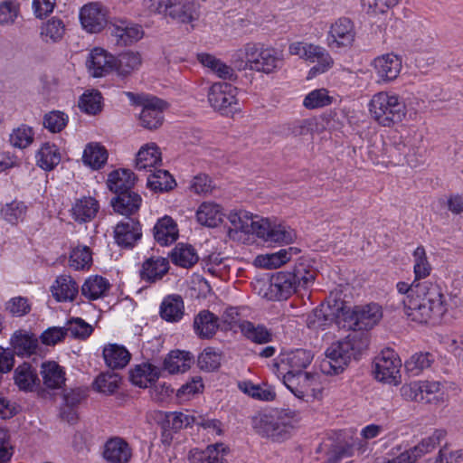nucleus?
Segmentation results:
<instances>
[{"mask_svg":"<svg viewBox=\"0 0 463 463\" xmlns=\"http://www.w3.org/2000/svg\"><path fill=\"white\" fill-rule=\"evenodd\" d=\"M53 298L59 302L73 300L78 292L77 282L69 275L58 276L51 288Z\"/></svg>","mask_w":463,"mask_h":463,"instance_id":"72a5a7b5","label":"nucleus"},{"mask_svg":"<svg viewBox=\"0 0 463 463\" xmlns=\"http://www.w3.org/2000/svg\"><path fill=\"white\" fill-rule=\"evenodd\" d=\"M79 108L89 115H96L102 109V96L98 90L83 93L79 100Z\"/></svg>","mask_w":463,"mask_h":463,"instance_id":"5fc2aeb1","label":"nucleus"},{"mask_svg":"<svg viewBox=\"0 0 463 463\" xmlns=\"http://www.w3.org/2000/svg\"><path fill=\"white\" fill-rule=\"evenodd\" d=\"M237 88L227 82L213 83L208 91L210 105L222 114H228L237 105Z\"/></svg>","mask_w":463,"mask_h":463,"instance_id":"9d476101","label":"nucleus"},{"mask_svg":"<svg viewBox=\"0 0 463 463\" xmlns=\"http://www.w3.org/2000/svg\"><path fill=\"white\" fill-rule=\"evenodd\" d=\"M159 315L166 322H179L184 315V304L182 297L179 295L166 296L160 305Z\"/></svg>","mask_w":463,"mask_h":463,"instance_id":"7c9ffc66","label":"nucleus"},{"mask_svg":"<svg viewBox=\"0 0 463 463\" xmlns=\"http://www.w3.org/2000/svg\"><path fill=\"white\" fill-rule=\"evenodd\" d=\"M414 266L413 272L415 280L420 281L421 279H425L430 276L431 272V265L428 260L426 250L423 246H419L413 251Z\"/></svg>","mask_w":463,"mask_h":463,"instance_id":"603ef678","label":"nucleus"},{"mask_svg":"<svg viewBox=\"0 0 463 463\" xmlns=\"http://www.w3.org/2000/svg\"><path fill=\"white\" fill-rule=\"evenodd\" d=\"M172 260L175 265L188 269L198 261V256L191 245L178 244L172 252Z\"/></svg>","mask_w":463,"mask_h":463,"instance_id":"8fccbe9b","label":"nucleus"},{"mask_svg":"<svg viewBox=\"0 0 463 463\" xmlns=\"http://www.w3.org/2000/svg\"><path fill=\"white\" fill-rule=\"evenodd\" d=\"M41 374L43 384L49 389H59L65 383V373L54 361L43 363Z\"/></svg>","mask_w":463,"mask_h":463,"instance_id":"ea45409f","label":"nucleus"},{"mask_svg":"<svg viewBox=\"0 0 463 463\" xmlns=\"http://www.w3.org/2000/svg\"><path fill=\"white\" fill-rule=\"evenodd\" d=\"M239 389L253 399L264 402H271L276 397L274 389L267 384H254L250 381H243L238 383Z\"/></svg>","mask_w":463,"mask_h":463,"instance_id":"49530a36","label":"nucleus"},{"mask_svg":"<svg viewBox=\"0 0 463 463\" xmlns=\"http://www.w3.org/2000/svg\"><path fill=\"white\" fill-rule=\"evenodd\" d=\"M355 38L353 22L346 17L337 19L330 27L327 44L331 48L349 47Z\"/></svg>","mask_w":463,"mask_h":463,"instance_id":"dca6fc26","label":"nucleus"},{"mask_svg":"<svg viewBox=\"0 0 463 463\" xmlns=\"http://www.w3.org/2000/svg\"><path fill=\"white\" fill-rule=\"evenodd\" d=\"M165 105L164 100L156 97L145 100L139 115L141 126L150 130L158 128L164 122Z\"/></svg>","mask_w":463,"mask_h":463,"instance_id":"f3484780","label":"nucleus"},{"mask_svg":"<svg viewBox=\"0 0 463 463\" xmlns=\"http://www.w3.org/2000/svg\"><path fill=\"white\" fill-rule=\"evenodd\" d=\"M304 59L317 62V65L309 70L307 79L327 71L334 64V60L329 52L324 47L313 43L307 44V54Z\"/></svg>","mask_w":463,"mask_h":463,"instance_id":"a211bd4d","label":"nucleus"},{"mask_svg":"<svg viewBox=\"0 0 463 463\" xmlns=\"http://www.w3.org/2000/svg\"><path fill=\"white\" fill-rule=\"evenodd\" d=\"M92 264V252L88 246H77L70 254V266L74 269H89Z\"/></svg>","mask_w":463,"mask_h":463,"instance_id":"bf43d9fd","label":"nucleus"},{"mask_svg":"<svg viewBox=\"0 0 463 463\" xmlns=\"http://www.w3.org/2000/svg\"><path fill=\"white\" fill-rule=\"evenodd\" d=\"M336 322L339 326L353 333H366L373 328L383 317L381 306L370 303L354 307H343L337 309Z\"/></svg>","mask_w":463,"mask_h":463,"instance_id":"423d86ee","label":"nucleus"},{"mask_svg":"<svg viewBox=\"0 0 463 463\" xmlns=\"http://www.w3.org/2000/svg\"><path fill=\"white\" fill-rule=\"evenodd\" d=\"M329 306L321 305L315 308L307 317V325L311 329H325L332 321L331 314L327 313Z\"/></svg>","mask_w":463,"mask_h":463,"instance_id":"e2e57ef3","label":"nucleus"},{"mask_svg":"<svg viewBox=\"0 0 463 463\" xmlns=\"http://www.w3.org/2000/svg\"><path fill=\"white\" fill-rule=\"evenodd\" d=\"M136 182V176L128 169H118L112 171L107 180L108 188L116 195L132 190Z\"/></svg>","mask_w":463,"mask_h":463,"instance_id":"f704fd0d","label":"nucleus"},{"mask_svg":"<svg viewBox=\"0 0 463 463\" xmlns=\"http://www.w3.org/2000/svg\"><path fill=\"white\" fill-rule=\"evenodd\" d=\"M169 269L167 259L163 257H150L146 259L139 270L140 279L153 283L161 279Z\"/></svg>","mask_w":463,"mask_h":463,"instance_id":"a878e982","label":"nucleus"},{"mask_svg":"<svg viewBox=\"0 0 463 463\" xmlns=\"http://www.w3.org/2000/svg\"><path fill=\"white\" fill-rule=\"evenodd\" d=\"M26 212L27 206L24 203L14 200L2 207L1 215L7 222L11 224H17L24 219Z\"/></svg>","mask_w":463,"mask_h":463,"instance_id":"3c124183","label":"nucleus"},{"mask_svg":"<svg viewBox=\"0 0 463 463\" xmlns=\"http://www.w3.org/2000/svg\"><path fill=\"white\" fill-rule=\"evenodd\" d=\"M14 381L23 392H33L40 385L36 370L28 363H24L14 369Z\"/></svg>","mask_w":463,"mask_h":463,"instance_id":"c756f323","label":"nucleus"},{"mask_svg":"<svg viewBox=\"0 0 463 463\" xmlns=\"http://www.w3.org/2000/svg\"><path fill=\"white\" fill-rule=\"evenodd\" d=\"M141 203V196L134 192L133 189L120 193L111 200L114 211L119 214L126 215V217L136 213L139 210Z\"/></svg>","mask_w":463,"mask_h":463,"instance_id":"bb28decb","label":"nucleus"},{"mask_svg":"<svg viewBox=\"0 0 463 463\" xmlns=\"http://www.w3.org/2000/svg\"><path fill=\"white\" fill-rule=\"evenodd\" d=\"M319 375L310 373H299L284 376L283 383L299 399H319L322 396Z\"/></svg>","mask_w":463,"mask_h":463,"instance_id":"6e6552de","label":"nucleus"},{"mask_svg":"<svg viewBox=\"0 0 463 463\" xmlns=\"http://www.w3.org/2000/svg\"><path fill=\"white\" fill-rule=\"evenodd\" d=\"M113 233L119 247L132 249L142 238V226L137 218L125 217L116 224Z\"/></svg>","mask_w":463,"mask_h":463,"instance_id":"ddd939ff","label":"nucleus"},{"mask_svg":"<svg viewBox=\"0 0 463 463\" xmlns=\"http://www.w3.org/2000/svg\"><path fill=\"white\" fill-rule=\"evenodd\" d=\"M109 29L116 44L120 47L131 45L144 36L141 25L127 20H115L110 23Z\"/></svg>","mask_w":463,"mask_h":463,"instance_id":"2eb2a0df","label":"nucleus"},{"mask_svg":"<svg viewBox=\"0 0 463 463\" xmlns=\"http://www.w3.org/2000/svg\"><path fill=\"white\" fill-rule=\"evenodd\" d=\"M107 366L111 369H122L128 365L131 355L127 348L118 344H109L102 351Z\"/></svg>","mask_w":463,"mask_h":463,"instance_id":"c9c22d12","label":"nucleus"},{"mask_svg":"<svg viewBox=\"0 0 463 463\" xmlns=\"http://www.w3.org/2000/svg\"><path fill=\"white\" fill-rule=\"evenodd\" d=\"M221 355L212 347L205 348L198 356V366L206 372H212L219 368Z\"/></svg>","mask_w":463,"mask_h":463,"instance_id":"774afa93","label":"nucleus"},{"mask_svg":"<svg viewBox=\"0 0 463 463\" xmlns=\"http://www.w3.org/2000/svg\"><path fill=\"white\" fill-rule=\"evenodd\" d=\"M193 360L189 352L171 351L164 360V369L172 374L184 373L191 367Z\"/></svg>","mask_w":463,"mask_h":463,"instance_id":"58836bf2","label":"nucleus"},{"mask_svg":"<svg viewBox=\"0 0 463 463\" xmlns=\"http://www.w3.org/2000/svg\"><path fill=\"white\" fill-rule=\"evenodd\" d=\"M87 67L93 77H103L115 69V58L101 48H94L87 60Z\"/></svg>","mask_w":463,"mask_h":463,"instance_id":"6ab92c4d","label":"nucleus"},{"mask_svg":"<svg viewBox=\"0 0 463 463\" xmlns=\"http://www.w3.org/2000/svg\"><path fill=\"white\" fill-rule=\"evenodd\" d=\"M195 218L199 224L208 228H215L223 222V209L215 202L205 201L198 206Z\"/></svg>","mask_w":463,"mask_h":463,"instance_id":"412c9836","label":"nucleus"},{"mask_svg":"<svg viewBox=\"0 0 463 463\" xmlns=\"http://www.w3.org/2000/svg\"><path fill=\"white\" fill-rule=\"evenodd\" d=\"M64 328L67 335L76 339H87L93 332V327L80 317H72L67 321Z\"/></svg>","mask_w":463,"mask_h":463,"instance_id":"0e129e2a","label":"nucleus"},{"mask_svg":"<svg viewBox=\"0 0 463 463\" xmlns=\"http://www.w3.org/2000/svg\"><path fill=\"white\" fill-rule=\"evenodd\" d=\"M99 210L98 200L91 196L76 199L70 210L72 219L80 223L93 220Z\"/></svg>","mask_w":463,"mask_h":463,"instance_id":"b1692460","label":"nucleus"},{"mask_svg":"<svg viewBox=\"0 0 463 463\" xmlns=\"http://www.w3.org/2000/svg\"><path fill=\"white\" fill-rule=\"evenodd\" d=\"M434 357L430 353H417L405 362L406 370L412 375H418L431 366Z\"/></svg>","mask_w":463,"mask_h":463,"instance_id":"052dcab7","label":"nucleus"},{"mask_svg":"<svg viewBox=\"0 0 463 463\" xmlns=\"http://www.w3.org/2000/svg\"><path fill=\"white\" fill-rule=\"evenodd\" d=\"M228 448L222 443H215L206 447L204 450L191 449L188 454L190 463H228L225 456Z\"/></svg>","mask_w":463,"mask_h":463,"instance_id":"aec40b11","label":"nucleus"},{"mask_svg":"<svg viewBox=\"0 0 463 463\" xmlns=\"http://www.w3.org/2000/svg\"><path fill=\"white\" fill-rule=\"evenodd\" d=\"M156 419L161 429L171 430L175 433L194 422L193 416L180 411H157Z\"/></svg>","mask_w":463,"mask_h":463,"instance_id":"c85d7f7f","label":"nucleus"},{"mask_svg":"<svg viewBox=\"0 0 463 463\" xmlns=\"http://www.w3.org/2000/svg\"><path fill=\"white\" fill-rule=\"evenodd\" d=\"M354 455V444L349 441H339L331 446L326 453L324 463H339L343 458Z\"/></svg>","mask_w":463,"mask_h":463,"instance_id":"4d7b16f0","label":"nucleus"},{"mask_svg":"<svg viewBox=\"0 0 463 463\" xmlns=\"http://www.w3.org/2000/svg\"><path fill=\"white\" fill-rule=\"evenodd\" d=\"M65 33V25L61 19L52 18L41 29V36L46 43H56L61 40Z\"/></svg>","mask_w":463,"mask_h":463,"instance_id":"864d4df0","label":"nucleus"},{"mask_svg":"<svg viewBox=\"0 0 463 463\" xmlns=\"http://www.w3.org/2000/svg\"><path fill=\"white\" fill-rule=\"evenodd\" d=\"M312 360L313 354L305 349L281 354L273 364V372L284 380V376L303 373Z\"/></svg>","mask_w":463,"mask_h":463,"instance_id":"0eeeda50","label":"nucleus"},{"mask_svg":"<svg viewBox=\"0 0 463 463\" xmlns=\"http://www.w3.org/2000/svg\"><path fill=\"white\" fill-rule=\"evenodd\" d=\"M416 293L404 313L408 319L418 324H439L449 307L441 286L436 282L422 281Z\"/></svg>","mask_w":463,"mask_h":463,"instance_id":"f257e3e1","label":"nucleus"},{"mask_svg":"<svg viewBox=\"0 0 463 463\" xmlns=\"http://www.w3.org/2000/svg\"><path fill=\"white\" fill-rule=\"evenodd\" d=\"M293 229L284 223H272L269 232L267 242L291 243L296 239Z\"/></svg>","mask_w":463,"mask_h":463,"instance_id":"6e6d98bb","label":"nucleus"},{"mask_svg":"<svg viewBox=\"0 0 463 463\" xmlns=\"http://www.w3.org/2000/svg\"><path fill=\"white\" fill-rule=\"evenodd\" d=\"M109 281L101 276L90 277L81 287V294L90 300H96L106 295L109 289Z\"/></svg>","mask_w":463,"mask_h":463,"instance_id":"c03bdc74","label":"nucleus"},{"mask_svg":"<svg viewBox=\"0 0 463 463\" xmlns=\"http://www.w3.org/2000/svg\"><path fill=\"white\" fill-rule=\"evenodd\" d=\"M119 383V376L114 373L100 374L96 378L94 382L96 389L99 392L106 394L114 393L118 389Z\"/></svg>","mask_w":463,"mask_h":463,"instance_id":"338daca9","label":"nucleus"},{"mask_svg":"<svg viewBox=\"0 0 463 463\" xmlns=\"http://www.w3.org/2000/svg\"><path fill=\"white\" fill-rule=\"evenodd\" d=\"M372 118L380 126L392 128L407 115L403 99L392 91H379L373 95L368 104Z\"/></svg>","mask_w":463,"mask_h":463,"instance_id":"39448f33","label":"nucleus"},{"mask_svg":"<svg viewBox=\"0 0 463 463\" xmlns=\"http://www.w3.org/2000/svg\"><path fill=\"white\" fill-rule=\"evenodd\" d=\"M153 235L158 244L168 246L178 239L177 223L171 216L165 215L156 222L153 228Z\"/></svg>","mask_w":463,"mask_h":463,"instance_id":"5701e85b","label":"nucleus"},{"mask_svg":"<svg viewBox=\"0 0 463 463\" xmlns=\"http://www.w3.org/2000/svg\"><path fill=\"white\" fill-rule=\"evenodd\" d=\"M239 70H250L264 74L278 72L284 65L281 51L260 43H248L232 54Z\"/></svg>","mask_w":463,"mask_h":463,"instance_id":"7ed1b4c3","label":"nucleus"},{"mask_svg":"<svg viewBox=\"0 0 463 463\" xmlns=\"http://www.w3.org/2000/svg\"><path fill=\"white\" fill-rule=\"evenodd\" d=\"M371 65L376 73L379 82L390 83L400 75L402 61L399 55L391 52L377 56L373 60Z\"/></svg>","mask_w":463,"mask_h":463,"instance_id":"4468645a","label":"nucleus"},{"mask_svg":"<svg viewBox=\"0 0 463 463\" xmlns=\"http://www.w3.org/2000/svg\"><path fill=\"white\" fill-rule=\"evenodd\" d=\"M160 375V369L149 363H143L136 365L130 372V380L133 384L147 388L150 384L154 383Z\"/></svg>","mask_w":463,"mask_h":463,"instance_id":"4c0bfd02","label":"nucleus"},{"mask_svg":"<svg viewBox=\"0 0 463 463\" xmlns=\"http://www.w3.org/2000/svg\"><path fill=\"white\" fill-rule=\"evenodd\" d=\"M334 98L326 89H317L310 91L304 99L303 105L308 109L323 108L333 103Z\"/></svg>","mask_w":463,"mask_h":463,"instance_id":"680f3d73","label":"nucleus"},{"mask_svg":"<svg viewBox=\"0 0 463 463\" xmlns=\"http://www.w3.org/2000/svg\"><path fill=\"white\" fill-rule=\"evenodd\" d=\"M11 345L18 355L29 356L36 352L38 339L33 335L17 331L11 338Z\"/></svg>","mask_w":463,"mask_h":463,"instance_id":"79ce46f5","label":"nucleus"},{"mask_svg":"<svg viewBox=\"0 0 463 463\" xmlns=\"http://www.w3.org/2000/svg\"><path fill=\"white\" fill-rule=\"evenodd\" d=\"M239 328L243 336L255 344L263 345L272 340L271 332L263 325H255L250 321L242 320Z\"/></svg>","mask_w":463,"mask_h":463,"instance_id":"a19ab883","label":"nucleus"},{"mask_svg":"<svg viewBox=\"0 0 463 463\" xmlns=\"http://www.w3.org/2000/svg\"><path fill=\"white\" fill-rule=\"evenodd\" d=\"M35 158L37 166L45 171H52L60 164L61 156L55 144L46 142L36 152Z\"/></svg>","mask_w":463,"mask_h":463,"instance_id":"e433bc0d","label":"nucleus"},{"mask_svg":"<svg viewBox=\"0 0 463 463\" xmlns=\"http://www.w3.org/2000/svg\"><path fill=\"white\" fill-rule=\"evenodd\" d=\"M161 152L155 143L146 144L137 154L136 168L153 172L161 165Z\"/></svg>","mask_w":463,"mask_h":463,"instance_id":"cd10ccee","label":"nucleus"},{"mask_svg":"<svg viewBox=\"0 0 463 463\" xmlns=\"http://www.w3.org/2000/svg\"><path fill=\"white\" fill-rule=\"evenodd\" d=\"M292 278L288 271H279L271 277L269 290L277 300L288 299L299 290Z\"/></svg>","mask_w":463,"mask_h":463,"instance_id":"393cba45","label":"nucleus"},{"mask_svg":"<svg viewBox=\"0 0 463 463\" xmlns=\"http://www.w3.org/2000/svg\"><path fill=\"white\" fill-rule=\"evenodd\" d=\"M253 214L245 210H232L227 215L228 221L230 222L232 228L229 231L231 233L232 231L238 232H243L250 234L252 230V219Z\"/></svg>","mask_w":463,"mask_h":463,"instance_id":"de8ad7c7","label":"nucleus"},{"mask_svg":"<svg viewBox=\"0 0 463 463\" xmlns=\"http://www.w3.org/2000/svg\"><path fill=\"white\" fill-rule=\"evenodd\" d=\"M193 326L199 338L211 339L220 327L219 317L209 310H202L194 317Z\"/></svg>","mask_w":463,"mask_h":463,"instance_id":"4be33fe9","label":"nucleus"},{"mask_svg":"<svg viewBox=\"0 0 463 463\" xmlns=\"http://www.w3.org/2000/svg\"><path fill=\"white\" fill-rule=\"evenodd\" d=\"M175 185V179L166 170H154L147 177V186L155 192H167Z\"/></svg>","mask_w":463,"mask_h":463,"instance_id":"09e8293b","label":"nucleus"},{"mask_svg":"<svg viewBox=\"0 0 463 463\" xmlns=\"http://www.w3.org/2000/svg\"><path fill=\"white\" fill-rule=\"evenodd\" d=\"M402 361L392 349H385L374 359V375L379 382L397 385L401 383Z\"/></svg>","mask_w":463,"mask_h":463,"instance_id":"1a4fd4ad","label":"nucleus"},{"mask_svg":"<svg viewBox=\"0 0 463 463\" xmlns=\"http://www.w3.org/2000/svg\"><path fill=\"white\" fill-rule=\"evenodd\" d=\"M369 343V335L366 333H351L344 339L332 343L320 363L321 372L328 375L343 373L351 359H356L368 348Z\"/></svg>","mask_w":463,"mask_h":463,"instance_id":"f03ea898","label":"nucleus"},{"mask_svg":"<svg viewBox=\"0 0 463 463\" xmlns=\"http://www.w3.org/2000/svg\"><path fill=\"white\" fill-rule=\"evenodd\" d=\"M297 422L296 411L289 409H273L269 412L258 413L251 419L254 430L273 441L288 439Z\"/></svg>","mask_w":463,"mask_h":463,"instance_id":"20e7f679","label":"nucleus"},{"mask_svg":"<svg viewBox=\"0 0 463 463\" xmlns=\"http://www.w3.org/2000/svg\"><path fill=\"white\" fill-rule=\"evenodd\" d=\"M142 63L141 56L138 52L132 51L122 52L115 59V71L121 77H128L133 71L137 70Z\"/></svg>","mask_w":463,"mask_h":463,"instance_id":"37998d69","label":"nucleus"},{"mask_svg":"<svg viewBox=\"0 0 463 463\" xmlns=\"http://www.w3.org/2000/svg\"><path fill=\"white\" fill-rule=\"evenodd\" d=\"M288 272L293 277L292 279L298 289L310 288L317 277V269L304 259H299L292 270Z\"/></svg>","mask_w":463,"mask_h":463,"instance_id":"473e14b6","label":"nucleus"},{"mask_svg":"<svg viewBox=\"0 0 463 463\" xmlns=\"http://www.w3.org/2000/svg\"><path fill=\"white\" fill-rule=\"evenodd\" d=\"M157 8L160 12H165V16H169L178 23H192L198 17L193 0H159Z\"/></svg>","mask_w":463,"mask_h":463,"instance_id":"f8f14e48","label":"nucleus"},{"mask_svg":"<svg viewBox=\"0 0 463 463\" xmlns=\"http://www.w3.org/2000/svg\"><path fill=\"white\" fill-rule=\"evenodd\" d=\"M82 160L92 169H99L108 160V152L103 146L98 143H90L83 151Z\"/></svg>","mask_w":463,"mask_h":463,"instance_id":"a18cd8bd","label":"nucleus"},{"mask_svg":"<svg viewBox=\"0 0 463 463\" xmlns=\"http://www.w3.org/2000/svg\"><path fill=\"white\" fill-rule=\"evenodd\" d=\"M104 458L109 463H128L131 458V449L121 438H114L105 444Z\"/></svg>","mask_w":463,"mask_h":463,"instance_id":"2f4dec72","label":"nucleus"},{"mask_svg":"<svg viewBox=\"0 0 463 463\" xmlns=\"http://www.w3.org/2000/svg\"><path fill=\"white\" fill-rule=\"evenodd\" d=\"M108 19V8L98 2L87 4L80 11V24L90 33L101 32L107 26Z\"/></svg>","mask_w":463,"mask_h":463,"instance_id":"9b49d317","label":"nucleus"},{"mask_svg":"<svg viewBox=\"0 0 463 463\" xmlns=\"http://www.w3.org/2000/svg\"><path fill=\"white\" fill-rule=\"evenodd\" d=\"M33 129L27 125H21L14 128L9 137L11 146L20 149L28 147L33 142Z\"/></svg>","mask_w":463,"mask_h":463,"instance_id":"13d9d810","label":"nucleus"},{"mask_svg":"<svg viewBox=\"0 0 463 463\" xmlns=\"http://www.w3.org/2000/svg\"><path fill=\"white\" fill-rule=\"evenodd\" d=\"M68 120L64 112L53 110L44 115L43 126L52 133H59L67 126Z\"/></svg>","mask_w":463,"mask_h":463,"instance_id":"69168bd1","label":"nucleus"}]
</instances>
